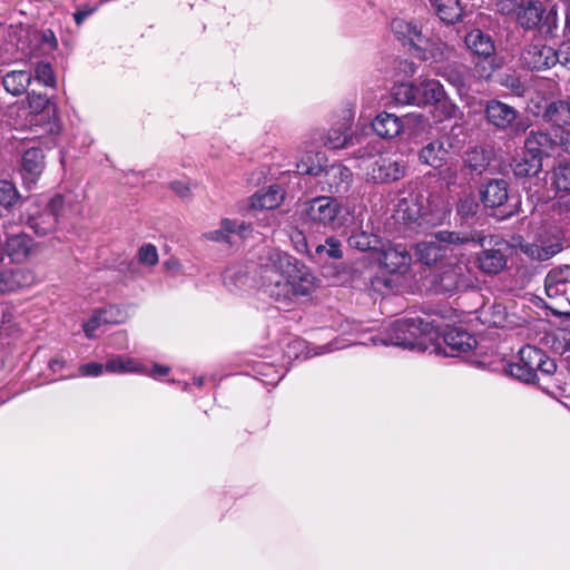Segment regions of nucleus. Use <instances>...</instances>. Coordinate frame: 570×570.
<instances>
[{"mask_svg": "<svg viewBox=\"0 0 570 570\" xmlns=\"http://www.w3.org/2000/svg\"><path fill=\"white\" fill-rule=\"evenodd\" d=\"M258 287L271 298L281 303L308 296L315 288V277L308 268H301L295 277L278 276L261 279Z\"/></svg>", "mask_w": 570, "mask_h": 570, "instance_id": "obj_3", "label": "nucleus"}, {"mask_svg": "<svg viewBox=\"0 0 570 570\" xmlns=\"http://www.w3.org/2000/svg\"><path fill=\"white\" fill-rule=\"evenodd\" d=\"M374 253V262L391 274H404L411 265V254L403 245L382 244Z\"/></svg>", "mask_w": 570, "mask_h": 570, "instance_id": "obj_9", "label": "nucleus"}, {"mask_svg": "<svg viewBox=\"0 0 570 570\" xmlns=\"http://www.w3.org/2000/svg\"><path fill=\"white\" fill-rule=\"evenodd\" d=\"M32 76L27 70H13L8 72L2 80L4 89L12 96L22 95L31 82Z\"/></svg>", "mask_w": 570, "mask_h": 570, "instance_id": "obj_34", "label": "nucleus"}, {"mask_svg": "<svg viewBox=\"0 0 570 570\" xmlns=\"http://www.w3.org/2000/svg\"><path fill=\"white\" fill-rule=\"evenodd\" d=\"M479 209V204L473 195L464 196L458 204L456 212L462 218L473 217Z\"/></svg>", "mask_w": 570, "mask_h": 570, "instance_id": "obj_47", "label": "nucleus"}, {"mask_svg": "<svg viewBox=\"0 0 570 570\" xmlns=\"http://www.w3.org/2000/svg\"><path fill=\"white\" fill-rule=\"evenodd\" d=\"M543 118L558 129L570 127V100H558L549 104Z\"/></svg>", "mask_w": 570, "mask_h": 570, "instance_id": "obj_23", "label": "nucleus"}, {"mask_svg": "<svg viewBox=\"0 0 570 570\" xmlns=\"http://www.w3.org/2000/svg\"><path fill=\"white\" fill-rule=\"evenodd\" d=\"M553 140L542 131H531L524 141V149L528 156H535L542 161L543 155L552 148Z\"/></svg>", "mask_w": 570, "mask_h": 570, "instance_id": "obj_29", "label": "nucleus"}, {"mask_svg": "<svg viewBox=\"0 0 570 570\" xmlns=\"http://www.w3.org/2000/svg\"><path fill=\"white\" fill-rule=\"evenodd\" d=\"M417 106L439 102L444 97L443 86L434 79H424L416 85Z\"/></svg>", "mask_w": 570, "mask_h": 570, "instance_id": "obj_28", "label": "nucleus"}, {"mask_svg": "<svg viewBox=\"0 0 570 570\" xmlns=\"http://www.w3.org/2000/svg\"><path fill=\"white\" fill-rule=\"evenodd\" d=\"M391 29L399 39L407 41L415 47L419 42L423 41L422 30L413 22L395 18L391 22Z\"/></svg>", "mask_w": 570, "mask_h": 570, "instance_id": "obj_31", "label": "nucleus"}, {"mask_svg": "<svg viewBox=\"0 0 570 570\" xmlns=\"http://www.w3.org/2000/svg\"><path fill=\"white\" fill-rule=\"evenodd\" d=\"M371 126L377 136L394 138L401 132L402 121L393 114L381 112L373 119Z\"/></svg>", "mask_w": 570, "mask_h": 570, "instance_id": "obj_25", "label": "nucleus"}, {"mask_svg": "<svg viewBox=\"0 0 570 570\" xmlns=\"http://www.w3.org/2000/svg\"><path fill=\"white\" fill-rule=\"evenodd\" d=\"M36 79L48 87H53L56 81L51 66L46 62H39L35 68Z\"/></svg>", "mask_w": 570, "mask_h": 570, "instance_id": "obj_49", "label": "nucleus"}, {"mask_svg": "<svg viewBox=\"0 0 570 570\" xmlns=\"http://www.w3.org/2000/svg\"><path fill=\"white\" fill-rule=\"evenodd\" d=\"M236 233V220L224 218L220 220V227L215 230L207 232L203 237L207 240L217 243H229L230 235Z\"/></svg>", "mask_w": 570, "mask_h": 570, "instance_id": "obj_41", "label": "nucleus"}, {"mask_svg": "<svg viewBox=\"0 0 570 570\" xmlns=\"http://www.w3.org/2000/svg\"><path fill=\"white\" fill-rule=\"evenodd\" d=\"M446 155L448 150L445 149L444 144L441 140H434L421 149L419 158L423 164L434 168H440L443 166Z\"/></svg>", "mask_w": 570, "mask_h": 570, "instance_id": "obj_33", "label": "nucleus"}, {"mask_svg": "<svg viewBox=\"0 0 570 570\" xmlns=\"http://www.w3.org/2000/svg\"><path fill=\"white\" fill-rule=\"evenodd\" d=\"M381 245L382 242L376 236L365 233L358 234V252L362 253V256H358V262H374L373 252H379Z\"/></svg>", "mask_w": 570, "mask_h": 570, "instance_id": "obj_38", "label": "nucleus"}, {"mask_svg": "<svg viewBox=\"0 0 570 570\" xmlns=\"http://www.w3.org/2000/svg\"><path fill=\"white\" fill-rule=\"evenodd\" d=\"M563 246L559 239L541 243H524L520 249L531 259L539 262L548 261L562 250Z\"/></svg>", "mask_w": 570, "mask_h": 570, "instance_id": "obj_19", "label": "nucleus"}, {"mask_svg": "<svg viewBox=\"0 0 570 570\" xmlns=\"http://www.w3.org/2000/svg\"><path fill=\"white\" fill-rule=\"evenodd\" d=\"M445 354L458 356L466 353L476 346V340L473 335L460 327L450 328L444 334Z\"/></svg>", "mask_w": 570, "mask_h": 570, "instance_id": "obj_15", "label": "nucleus"}, {"mask_svg": "<svg viewBox=\"0 0 570 570\" xmlns=\"http://www.w3.org/2000/svg\"><path fill=\"white\" fill-rule=\"evenodd\" d=\"M27 224L37 235L45 236L56 229L58 220L57 217H55V214H50L43 209L38 215H31L28 218Z\"/></svg>", "mask_w": 570, "mask_h": 570, "instance_id": "obj_35", "label": "nucleus"}, {"mask_svg": "<svg viewBox=\"0 0 570 570\" xmlns=\"http://www.w3.org/2000/svg\"><path fill=\"white\" fill-rule=\"evenodd\" d=\"M436 200L438 203L435 204L432 200H429L431 205V212L435 214L436 219L442 220L446 217L450 210L448 204L444 200L440 199V197H436Z\"/></svg>", "mask_w": 570, "mask_h": 570, "instance_id": "obj_58", "label": "nucleus"}, {"mask_svg": "<svg viewBox=\"0 0 570 570\" xmlns=\"http://www.w3.org/2000/svg\"><path fill=\"white\" fill-rule=\"evenodd\" d=\"M301 268H307L298 259L277 248H264L255 265V272L261 279L278 276L295 277Z\"/></svg>", "mask_w": 570, "mask_h": 570, "instance_id": "obj_6", "label": "nucleus"}, {"mask_svg": "<svg viewBox=\"0 0 570 570\" xmlns=\"http://www.w3.org/2000/svg\"><path fill=\"white\" fill-rule=\"evenodd\" d=\"M514 176L517 177H533L542 170V161L535 156H524L514 161L512 166Z\"/></svg>", "mask_w": 570, "mask_h": 570, "instance_id": "obj_36", "label": "nucleus"}, {"mask_svg": "<svg viewBox=\"0 0 570 570\" xmlns=\"http://www.w3.org/2000/svg\"><path fill=\"white\" fill-rule=\"evenodd\" d=\"M353 110L350 108L345 111L344 120L346 122L333 128L325 140V145L332 149H338L345 147L351 140L352 135L348 132L353 124Z\"/></svg>", "mask_w": 570, "mask_h": 570, "instance_id": "obj_24", "label": "nucleus"}, {"mask_svg": "<svg viewBox=\"0 0 570 570\" xmlns=\"http://www.w3.org/2000/svg\"><path fill=\"white\" fill-rule=\"evenodd\" d=\"M464 42L474 55L489 60L490 71L482 72L481 77H490L491 72L500 67V62H495L493 58V53L495 51L494 42L491 37L479 29H474L470 31L465 38Z\"/></svg>", "mask_w": 570, "mask_h": 570, "instance_id": "obj_11", "label": "nucleus"}, {"mask_svg": "<svg viewBox=\"0 0 570 570\" xmlns=\"http://www.w3.org/2000/svg\"><path fill=\"white\" fill-rule=\"evenodd\" d=\"M439 336L438 326L422 318L399 320L390 328L387 340L382 344L410 350L425 351Z\"/></svg>", "mask_w": 570, "mask_h": 570, "instance_id": "obj_2", "label": "nucleus"}, {"mask_svg": "<svg viewBox=\"0 0 570 570\" xmlns=\"http://www.w3.org/2000/svg\"><path fill=\"white\" fill-rule=\"evenodd\" d=\"M559 134H556V139H558V144L560 147L568 154H570V128L566 127L559 129Z\"/></svg>", "mask_w": 570, "mask_h": 570, "instance_id": "obj_61", "label": "nucleus"}, {"mask_svg": "<svg viewBox=\"0 0 570 570\" xmlns=\"http://www.w3.org/2000/svg\"><path fill=\"white\" fill-rule=\"evenodd\" d=\"M484 112L491 125L508 131L511 137L525 134L531 125L529 118L520 116L513 107L495 99L488 101Z\"/></svg>", "mask_w": 570, "mask_h": 570, "instance_id": "obj_7", "label": "nucleus"}, {"mask_svg": "<svg viewBox=\"0 0 570 570\" xmlns=\"http://www.w3.org/2000/svg\"><path fill=\"white\" fill-rule=\"evenodd\" d=\"M80 373L83 376H98L104 371V365L100 363H88L79 367Z\"/></svg>", "mask_w": 570, "mask_h": 570, "instance_id": "obj_60", "label": "nucleus"}, {"mask_svg": "<svg viewBox=\"0 0 570 570\" xmlns=\"http://www.w3.org/2000/svg\"><path fill=\"white\" fill-rule=\"evenodd\" d=\"M102 324L106 323L102 322L101 313L100 311H98L83 324V331L86 336L88 338L95 337V331Z\"/></svg>", "mask_w": 570, "mask_h": 570, "instance_id": "obj_53", "label": "nucleus"}, {"mask_svg": "<svg viewBox=\"0 0 570 570\" xmlns=\"http://www.w3.org/2000/svg\"><path fill=\"white\" fill-rule=\"evenodd\" d=\"M326 183L336 193L346 191L352 183V171L343 165H332L325 169Z\"/></svg>", "mask_w": 570, "mask_h": 570, "instance_id": "obj_32", "label": "nucleus"}, {"mask_svg": "<svg viewBox=\"0 0 570 570\" xmlns=\"http://www.w3.org/2000/svg\"><path fill=\"white\" fill-rule=\"evenodd\" d=\"M544 13L543 3L539 0H528L519 6L517 19L521 27L534 29L542 21Z\"/></svg>", "mask_w": 570, "mask_h": 570, "instance_id": "obj_18", "label": "nucleus"}, {"mask_svg": "<svg viewBox=\"0 0 570 570\" xmlns=\"http://www.w3.org/2000/svg\"><path fill=\"white\" fill-rule=\"evenodd\" d=\"M556 368V363L542 350L527 345L519 351V363L507 364L505 372L525 383H534L538 371L550 375Z\"/></svg>", "mask_w": 570, "mask_h": 570, "instance_id": "obj_5", "label": "nucleus"}, {"mask_svg": "<svg viewBox=\"0 0 570 570\" xmlns=\"http://www.w3.org/2000/svg\"><path fill=\"white\" fill-rule=\"evenodd\" d=\"M544 289L548 297L570 303V266L551 269L546 276Z\"/></svg>", "mask_w": 570, "mask_h": 570, "instance_id": "obj_12", "label": "nucleus"}, {"mask_svg": "<svg viewBox=\"0 0 570 570\" xmlns=\"http://www.w3.org/2000/svg\"><path fill=\"white\" fill-rule=\"evenodd\" d=\"M495 6L498 11L503 14H510L513 12L518 14L520 3L515 0H498Z\"/></svg>", "mask_w": 570, "mask_h": 570, "instance_id": "obj_57", "label": "nucleus"}, {"mask_svg": "<svg viewBox=\"0 0 570 570\" xmlns=\"http://www.w3.org/2000/svg\"><path fill=\"white\" fill-rule=\"evenodd\" d=\"M481 199L485 207L502 206L508 200V183L503 179L491 180L481 190Z\"/></svg>", "mask_w": 570, "mask_h": 570, "instance_id": "obj_22", "label": "nucleus"}, {"mask_svg": "<svg viewBox=\"0 0 570 570\" xmlns=\"http://www.w3.org/2000/svg\"><path fill=\"white\" fill-rule=\"evenodd\" d=\"M105 368L110 373H128L140 371L139 364L134 358L122 356H117L109 360L106 363Z\"/></svg>", "mask_w": 570, "mask_h": 570, "instance_id": "obj_43", "label": "nucleus"}, {"mask_svg": "<svg viewBox=\"0 0 570 570\" xmlns=\"http://www.w3.org/2000/svg\"><path fill=\"white\" fill-rule=\"evenodd\" d=\"M435 11L442 21L454 23L461 18L463 10L459 0H436Z\"/></svg>", "mask_w": 570, "mask_h": 570, "instance_id": "obj_37", "label": "nucleus"}, {"mask_svg": "<svg viewBox=\"0 0 570 570\" xmlns=\"http://www.w3.org/2000/svg\"><path fill=\"white\" fill-rule=\"evenodd\" d=\"M36 283L35 273L26 267L0 271V293L14 292Z\"/></svg>", "mask_w": 570, "mask_h": 570, "instance_id": "obj_14", "label": "nucleus"}, {"mask_svg": "<svg viewBox=\"0 0 570 570\" xmlns=\"http://www.w3.org/2000/svg\"><path fill=\"white\" fill-rule=\"evenodd\" d=\"M324 160V155L321 153H307L297 163V173L302 175H320L324 168L322 166V161Z\"/></svg>", "mask_w": 570, "mask_h": 570, "instance_id": "obj_39", "label": "nucleus"}, {"mask_svg": "<svg viewBox=\"0 0 570 570\" xmlns=\"http://www.w3.org/2000/svg\"><path fill=\"white\" fill-rule=\"evenodd\" d=\"M458 176V169L455 166H448L439 171L440 181L448 188L456 185Z\"/></svg>", "mask_w": 570, "mask_h": 570, "instance_id": "obj_52", "label": "nucleus"}, {"mask_svg": "<svg viewBox=\"0 0 570 570\" xmlns=\"http://www.w3.org/2000/svg\"><path fill=\"white\" fill-rule=\"evenodd\" d=\"M499 82L501 86L510 90V92L517 97H522L525 92V86L517 76L512 73L501 75Z\"/></svg>", "mask_w": 570, "mask_h": 570, "instance_id": "obj_46", "label": "nucleus"}, {"mask_svg": "<svg viewBox=\"0 0 570 570\" xmlns=\"http://www.w3.org/2000/svg\"><path fill=\"white\" fill-rule=\"evenodd\" d=\"M423 215H425V213L416 195L410 194L399 199L395 205L394 217L397 222H402L403 224L416 223Z\"/></svg>", "mask_w": 570, "mask_h": 570, "instance_id": "obj_17", "label": "nucleus"}, {"mask_svg": "<svg viewBox=\"0 0 570 570\" xmlns=\"http://www.w3.org/2000/svg\"><path fill=\"white\" fill-rule=\"evenodd\" d=\"M248 229H249V225L245 224L244 222H242V223L236 222V233L235 234H238L242 237H246Z\"/></svg>", "mask_w": 570, "mask_h": 570, "instance_id": "obj_64", "label": "nucleus"}, {"mask_svg": "<svg viewBox=\"0 0 570 570\" xmlns=\"http://www.w3.org/2000/svg\"><path fill=\"white\" fill-rule=\"evenodd\" d=\"M138 258L141 264L155 266L158 263V252L153 244H145L139 248Z\"/></svg>", "mask_w": 570, "mask_h": 570, "instance_id": "obj_51", "label": "nucleus"}, {"mask_svg": "<svg viewBox=\"0 0 570 570\" xmlns=\"http://www.w3.org/2000/svg\"><path fill=\"white\" fill-rule=\"evenodd\" d=\"M22 170L29 176L30 180H35L45 168V155L40 148H28L21 160Z\"/></svg>", "mask_w": 570, "mask_h": 570, "instance_id": "obj_30", "label": "nucleus"}, {"mask_svg": "<svg viewBox=\"0 0 570 570\" xmlns=\"http://www.w3.org/2000/svg\"><path fill=\"white\" fill-rule=\"evenodd\" d=\"M464 165L472 173L481 174L488 166V161L482 150L473 148L466 153Z\"/></svg>", "mask_w": 570, "mask_h": 570, "instance_id": "obj_45", "label": "nucleus"}, {"mask_svg": "<svg viewBox=\"0 0 570 570\" xmlns=\"http://www.w3.org/2000/svg\"><path fill=\"white\" fill-rule=\"evenodd\" d=\"M305 212L308 219L323 225L333 222L337 214L336 205L328 197L312 199Z\"/></svg>", "mask_w": 570, "mask_h": 570, "instance_id": "obj_16", "label": "nucleus"}, {"mask_svg": "<svg viewBox=\"0 0 570 570\" xmlns=\"http://www.w3.org/2000/svg\"><path fill=\"white\" fill-rule=\"evenodd\" d=\"M284 193L277 185H272L266 190H259L250 197V207L254 209H274L283 200Z\"/></svg>", "mask_w": 570, "mask_h": 570, "instance_id": "obj_26", "label": "nucleus"}, {"mask_svg": "<svg viewBox=\"0 0 570 570\" xmlns=\"http://www.w3.org/2000/svg\"><path fill=\"white\" fill-rule=\"evenodd\" d=\"M552 185L559 191H570V161H560L552 169Z\"/></svg>", "mask_w": 570, "mask_h": 570, "instance_id": "obj_42", "label": "nucleus"}, {"mask_svg": "<svg viewBox=\"0 0 570 570\" xmlns=\"http://www.w3.org/2000/svg\"><path fill=\"white\" fill-rule=\"evenodd\" d=\"M223 282L230 292H236L258 286L259 277L255 272L254 265L235 264L225 269Z\"/></svg>", "mask_w": 570, "mask_h": 570, "instance_id": "obj_10", "label": "nucleus"}, {"mask_svg": "<svg viewBox=\"0 0 570 570\" xmlns=\"http://www.w3.org/2000/svg\"><path fill=\"white\" fill-rule=\"evenodd\" d=\"M436 237V234L434 235ZM445 245H450L449 243H444L435 238V240L431 242H421L415 247V255L420 262L425 265H433L440 262L446 255Z\"/></svg>", "mask_w": 570, "mask_h": 570, "instance_id": "obj_20", "label": "nucleus"}, {"mask_svg": "<svg viewBox=\"0 0 570 570\" xmlns=\"http://www.w3.org/2000/svg\"><path fill=\"white\" fill-rule=\"evenodd\" d=\"M92 12H94V8H90L88 6H86L81 9H78L73 13V19H75V22L77 23V26H80L85 21V19H87Z\"/></svg>", "mask_w": 570, "mask_h": 570, "instance_id": "obj_62", "label": "nucleus"}, {"mask_svg": "<svg viewBox=\"0 0 570 570\" xmlns=\"http://www.w3.org/2000/svg\"><path fill=\"white\" fill-rule=\"evenodd\" d=\"M441 242L462 245L465 243H478L482 250L475 256L476 267L487 275H498L508 265L509 244L499 236H484L480 233L460 234L455 232L441 230L436 233Z\"/></svg>", "mask_w": 570, "mask_h": 570, "instance_id": "obj_1", "label": "nucleus"}, {"mask_svg": "<svg viewBox=\"0 0 570 570\" xmlns=\"http://www.w3.org/2000/svg\"><path fill=\"white\" fill-rule=\"evenodd\" d=\"M392 97L397 105H417L416 85L397 83L392 88Z\"/></svg>", "mask_w": 570, "mask_h": 570, "instance_id": "obj_40", "label": "nucleus"}, {"mask_svg": "<svg viewBox=\"0 0 570 570\" xmlns=\"http://www.w3.org/2000/svg\"><path fill=\"white\" fill-rule=\"evenodd\" d=\"M558 61L556 50L544 45H530L522 53V62L531 70H544Z\"/></svg>", "mask_w": 570, "mask_h": 570, "instance_id": "obj_13", "label": "nucleus"}, {"mask_svg": "<svg viewBox=\"0 0 570 570\" xmlns=\"http://www.w3.org/2000/svg\"><path fill=\"white\" fill-rule=\"evenodd\" d=\"M32 246V239L22 233L9 236L4 249L12 262L21 263L29 257Z\"/></svg>", "mask_w": 570, "mask_h": 570, "instance_id": "obj_21", "label": "nucleus"}, {"mask_svg": "<svg viewBox=\"0 0 570 570\" xmlns=\"http://www.w3.org/2000/svg\"><path fill=\"white\" fill-rule=\"evenodd\" d=\"M417 49L423 51L425 60L431 59L435 62L448 60L453 53V48L441 40H432L423 35V41L419 42Z\"/></svg>", "mask_w": 570, "mask_h": 570, "instance_id": "obj_27", "label": "nucleus"}, {"mask_svg": "<svg viewBox=\"0 0 570 570\" xmlns=\"http://www.w3.org/2000/svg\"><path fill=\"white\" fill-rule=\"evenodd\" d=\"M20 199L19 191L9 180H0V206L10 209Z\"/></svg>", "mask_w": 570, "mask_h": 570, "instance_id": "obj_44", "label": "nucleus"}, {"mask_svg": "<svg viewBox=\"0 0 570 570\" xmlns=\"http://www.w3.org/2000/svg\"><path fill=\"white\" fill-rule=\"evenodd\" d=\"M381 340L382 338H379L375 335H368L366 333H363L362 334V340H358V344H362V345H368V344L377 345L379 342L382 343Z\"/></svg>", "mask_w": 570, "mask_h": 570, "instance_id": "obj_63", "label": "nucleus"}, {"mask_svg": "<svg viewBox=\"0 0 570 570\" xmlns=\"http://www.w3.org/2000/svg\"><path fill=\"white\" fill-rule=\"evenodd\" d=\"M479 279L472 267L464 262L446 263L432 276L431 287L436 293L453 294L476 288Z\"/></svg>", "mask_w": 570, "mask_h": 570, "instance_id": "obj_4", "label": "nucleus"}, {"mask_svg": "<svg viewBox=\"0 0 570 570\" xmlns=\"http://www.w3.org/2000/svg\"><path fill=\"white\" fill-rule=\"evenodd\" d=\"M358 160H361L358 167L365 170V176L368 181H396L405 174L404 164L391 157L379 155L374 159H371L364 155H358Z\"/></svg>", "mask_w": 570, "mask_h": 570, "instance_id": "obj_8", "label": "nucleus"}, {"mask_svg": "<svg viewBox=\"0 0 570 570\" xmlns=\"http://www.w3.org/2000/svg\"><path fill=\"white\" fill-rule=\"evenodd\" d=\"M102 322L106 324H119L126 321L127 314L121 307L117 305H110L100 309Z\"/></svg>", "mask_w": 570, "mask_h": 570, "instance_id": "obj_48", "label": "nucleus"}, {"mask_svg": "<svg viewBox=\"0 0 570 570\" xmlns=\"http://www.w3.org/2000/svg\"><path fill=\"white\" fill-rule=\"evenodd\" d=\"M169 188L181 198L189 197L190 187L188 183L183 180H175L169 184Z\"/></svg>", "mask_w": 570, "mask_h": 570, "instance_id": "obj_59", "label": "nucleus"}, {"mask_svg": "<svg viewBox=\"0 0 570 570\" xmlns=\"http://www.w3.org/2000/svg\"><path fill=\"white\" fill-rule=\"evenodd\" d=\"M63 205V197L61 195H56L50 199L45 210H47L50 214H55V217H57L58 220L62 214Z\"/></svg>", "mask_w": 570, "mask_h": 570, "instance_id": "obj_54", "label": "nucleus"}, {"mask_svg": "<svg viewBox=\"0 0 570 570\" xmlns=\"http://www.w3.org/2000/svg\"><path fill=\"white\" fill-rule=\"evenodd\" d=\"M558 57L557 63L568 68L570 70V41L563 42L558 50H556Z\"/></svg>", "mask_w": 570, "mask_h": 570, "instance_id": "obj_55", "label": "nucleus"}, {"mask_svg": "<svg viewBox=\"0 0 570 570\" xmlns=\"http://www.w3.org/2000/svg\"><path fill=\"white\" fill-rule=\"evenodd\" d=\"M28 105L33 114H40L50 108V100L46 95L32 91L28 95Z\"/></svg>", "mask_w": 570, "mask_h": 570, "instance_id": "obj_50", "label": "nucleus"}, {"mask_svg": "<svg viewBox=\"0 0 570 570\" xmlns=\"http://www.w3.org/2000/svg\"><path fill=\"white\" fill-rule=\"evenodd\" d=\"M326 256L330 258H341L343 256L341 250V243L333 237L326 239Z\"/></svg>", "mask_w": 570, "mask_h": 570, "instance_id": "obj_56", "label": "nucleus"}]
</instances>
